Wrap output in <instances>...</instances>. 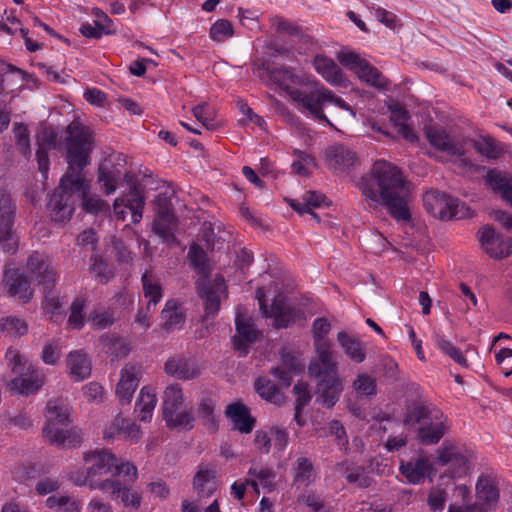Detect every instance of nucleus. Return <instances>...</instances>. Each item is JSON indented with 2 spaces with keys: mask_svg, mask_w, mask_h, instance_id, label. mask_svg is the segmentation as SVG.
Instances as JSON below:
<instances>
[{
  "mask_svg": "<svg viewBox=\"0 0 512 512\" xmlns=\"http://www.w3.org/2000/svg\"><path fill=\"white\" fill-rule=\"evenodd\" d=\"M359 188L371 202L384 205L396 221H410L406 181L397 166L385 160L376 161L369 174L362 177Z\"/></svg>",
  "mask_w": 512,
  "mask_h": 512,
  "instance_id": "1",
  "label": "nucleus"
},
{
  "mask_svg": "<svg viewBox=\"0 0 512 512\" xmlns=\"http://www.w3.org/2000/svg\"><path fill=\"white\" fill-rule=\"evenodd\" d=\"M64 132L65 160L68 169L63 175V183H73L79 188L83 182H88L83 170L91 163V154L95 147L93 132L77 121L67 125Z\"/></svg>",
  "mask_w": 512,
  "mask_h": 512,
  "instance_id": "2",
  "label": "nucleus"
},
{
  "mask_svg": "<svg viewBox=\"0 0 512 512\" xmlns=\"http://www.w3.org/2000/svg\"><path fill=\"white\" fill-rule=\"evenodd\" d=\"M47 423L43 428V435L49 443L61 446L68 444L77 447L81 443L79 434L72 430L58 428V425L69 423L68 405L63 399L49 400L46 405Z\"/></svg>",
  "mask_w": 512,
  "mask_h": 512,
  "instance_id": "3",
  "label": "nucleus"
},
{
  "mask_svg": "<svg viewBox=\"0 0 512 512\" xmlns=\"http://www.w3.org/2000/svg\"><path fill=\"white\" fill-rule=\"evenodd\" d=\"M410 418L421 424L417 436L425 445L437 444L448 430L447 417L435 406H416L411 410Z\"/></svg>",
  "mask_w": 512,
  "mask_h": 512,
  "instance_id": "4",
  "label": "nucleus"
},
{
  "mask_svg": "<svg viewBox=\"0 0 512 512\" xmlns=\"http://www.w3.org/2000/svg\"><path fill=\"white\" fill-rule=\"evenodd\" d=\"M294 98L301 102V108L307 112L311 117L319 122H324L330 127L333 124L327 118L323 108L327 104H333L343 110L355 114L352 107L348 105L341 97H338L333 91L321 86L309 90V93L293 92Z\"/></svg>",
  "mask_w": 512,
  "mask_h": 512,
  "instance_id": "5",
  "label": "nucleus"
},
{
  "mask_svg": "<svg viewBox=\"0 0 512 512\" xmlns=\"http://www.w3.org/2000/svg\"><path fill=\"white\" fill-rule=\"evenodd\" d=\"M89 190V182H83V185L78 188L73 183H63L62 177L58 188L53 191L48 202L51 220L60 224L69 221L75 209V195L85 197Z\"/></svg>",
  "mask_w": 512,
  "mask_h": 512,
  "instance_id": "6",
  "label": "nucleus"
},
{
  "mask_svg": "<svg viewBox=\"0 0 512 512\" xmlns=\"http://www.w3.org/2000/svg\"><path fill=\"white\" fill-rule=\"evenodd\" d=\"M5 358L12 372L17 374L9 383V389L21 395L28 396L35 393L43 385V378L19 354L17 350L9 349Z\"/></svg>",
  "mask_w": 512,
  "mask_h": 512,
  "instance_id": "7",
  "label": "nucleus"
},
{
  "mask_svg": "<svg viewBox=\"0 0 512 512\" xmlns=\"http://www.w3.org/2000/svg\"><path fill=\"white\" fill-rule=\"evenodd\" d=\"M423 205L430 215L441 220H460L473 215L471 209L464 203L438 190L425 192Z\"/></svg>",
  "mask_w": 512,
  "mask_h": 512,
  "instance_id": "8",
  "label": "nucleus"
},
{
  "mask_svg": "<svg viewBox=\"0 0 512 512\" xmlns=\"http://www.w3.org/2000/svg\"><path fill=\"white\" fill-rule=\"evenodd\" d=\"M473 452L463 445L445 440L437 450V463L447 467L445 475L452 479L462 478L469 473Z\"/></svg>",
  "mask_w": 512,
  "mask_h": 512,
  "instance_id": "9",
  "label": "nucleus"
},
{
  "mask_svg": "<svg viewBox=\"0 0 512 512\" xmlns=\"http://www.w3.org/2000/svg\"><path fill=\"white\" fill-rule=\"evenodd\" d=\"M184 401L182 388L178 384L166 387L163 394L162 414L167 427L174 428H193L195 420L191 411L178 409Z\"/></svg>",
  "mask_w": 512,
  "mask_h": 512,
  "instance_id": "10",
  "label": "nucleus"
},
{
  "mask_svg": "<svg viewBox=\"0 0 512 512\" xmlns=\"http://www.w3.org/2000/svg\"><path fill=\"white\" fill-rule=\"evenodd\" d=\"M257 299L261 313L266 318H273L276 328H287L297 321L304 319V312L299 308L290 306L283 298H275L270 309L260 289L257 290Z\"/></svg>",
  "mask_w": 512,
  "mask_h": 512,
  "instance_id": "11",
  "label": "nucleus"
},
{
  "mask_svg": "<svg viewBox=\"0 0 512 512\" xmlns=\"http://www.w3.org/2000/svg\"><path fill=\"white\" fill-rule=\"evenodd\" d=\"M16 205L6 189L0 188V247L4 252L15 253L17 242L13 233Z\"/></svg>",
  "mask_w": 512,
  "mask_h": 512,
  "instance_id": "12",
  "label": "nucleus"
},
{
  "mask_svg": "<svg viewBox=\"0 0 512 512\" xmlns=\"http://www.w3.org/2000/svg\"><path fill=\"white\" fill-rule=\"evenodd\" d=\"M26 268L42 290L47 292L54 289L57 282V273L46 255L39 252L32 253L27 259Z\"/></svg>",
  "mask_w": 512,
  "mask_h": 512,
  "instance_id": "13",
  "label": "nucleus"
},
{
  "mask_svg": "<svg viewBox=\"0 0 512 512\" xmlns=\"http://www.w3.org/2000/svg\"><path fill=\"white\" fill-rule=\"evenodd\" d=\"M478 239L482 249L493 259H504L512 253L511 239L496 232L491 226L483 227L478 232Z\"/></svg>",
  "mask_w": 512,
  "mask_h": 512,
  "instance_id": "14",
  "label": "nucleus"
},
{
  "mask_svg": "<svg viewBox=\"0 0 512 512\" xmlns=\"http://www.w3.org/2000/svg\"><path fill=\"white\" fill-rule=\"evenodd\" d=\"M144 206L145 200L143 192L135 184L130 187L126 198L118 197L115 199L113 204L116 218L118 220L124 221L126 217L124 208H127L131 211V219L133 224H137L141 221Z\"/></svg>",
  "mask_w": 512,
  "mask_h": 512,
  "instance_id": "15",
  "label": "nucleus"
},
{
  "mask_svg": "<svg viewBox=\"0 0 512 512\" xmlns=\"http://www.w3.org/2000/svg\"><path fill=\"white\" fill-rule=\"evenodd\" d=\"M316 358L310 362L308 373L311 377L337 374L338 364L334 358V351L330 342L313 344Z\"/></svg>",
  "mask_w": 512,
  "mask_h": 512,
  "instance_id": "16",
  "label": "nucleus"
},
{
  "mask_svg": "<svg viewBox=\"0 0 512 512\" xmlns=\"http://www.w3.org/2000/svg\"><path fill=\"white\" fill-rule=\"evenodd\" d=\"M90 477L101 479L102 476L111 475L116 467V456L107 449H95L84 454L83 457Z\"/></svg>",
  "mask_w": 512,
  "mask_h": 512,
  "instance_id": "17",
  "label": "nucleus"
},
{
  "mask_svg": "<svg viewBox=\"0 0 512 512\" xmlns=\"http://www.w3.org/2000/svg\"><path fill=\"white\" fill-rule=\"evenodd\" d=\"M140 375L141 367L135 364L128 363L121 369L115 393L122 406L130 404L139 385Z\"/></svg>",
  "mask_w": 512,
  "mask_h": 512,
  "instance_id": "18",
  "label": "nucleus"
},
{
  "mask_svg": "<svg viewBox=\"0 0 512 512\" xmlns=\"http://www.w3.org/2000/svg\"><path fill=\"white\" fill-rule=\"evenodd\" d=\"M36 140L38 145L36 151L38 168L43 177L47 178L50 167L48 150L58 148V131L52 126H45L38 133Z\"/></svg>",
  "mask_w": 512,
  "mask_h": 512,
  "instance_id": "19",
  "label": "nucleus"
},
{
  "mask_svg": "<svg viewBox=\"0 0 512 512\" xmlns=\"http://www.w3.org/2000/svg\"><path fill=\"white\" fill-rule=\"evenodd\" d=\"M317 383V402L332 408L339 400L343 391V382L337 374L314 377Z\"/></svg>",
  "mask_w": 512,
  "mask_h": 512,
  "instance_id": "20",
  "label": "nucleus"
},
{
  "mask_svg": "<svg viewBox=\"0 0 512 512\" xmlns=\"http://www.w3.org/2000/svg\"><path fill=\"white\" fill-rule=\"evenodd\" d=\"M224 414L232 423L233 430L241 434L251 433L257 423V419L251 415L250 408L240 401L228 404Z\"/></svg>",
  "mask_w": 512,
  "mask_h": 512,
  "instance_id": "21",
  "label": "nucleus"
},
{
  "mask_svg": "<svg viewBox=\"0 0 512 512\" xmlns=\"http://www.w3.org/2000/svg\"><path fill=\"white\" fill-rule=\"evenodd\" d=\"M9 296L16 297L23 303L32 299L33 290L27 276L19 269H6L3 279Z\"/></svg>",
  "mask_w": 512,
  "mask_h": 512,
  "instance_id": "22",
  "label": "nucleus"
},
{
  "mask_svg": "<svg viewBox=\"0 0 512 512\" xmlns=\"http://www.w3.org/2000/svg\"><path fill=\"white\" fill-rule=\"evenodd\" d=\"M429 143L442 152L452 156H464L465 148L463 141L457 137L449 135L443 129L429 128L425 132Z\"/></svg>",
  "mask_w": 512,
  "mask_h": 512,
  "instance_id": "23",
  "label": "nucleus"
},
{
  "mask_svg": "<svg viewBox=\"0 0 512 512\" xmlns=\"http://www.w3.org/2000/svg\"><path fill=\"white\" fill-rule=\"evenodd\" d=\"M401 474L407 483L413 485L422 484L433 473V465L426 457H418L409 461H402L399 466Z\"/></svg>",
  "mask_w": 512,
  "mask_h": 512,
  "instance_id": "24",
  "label": "nucleus"
},
{
  "mask_svg": "<svg viewBox=\"0 0 512 512\" xmlns=\"http://www.w3.org/2000/svg\"><path fill=\"white\" fill-rule=\"evenodd\" d=\"M325 159L334 173L344 172L357 161L356 154L343 144H334L325 150Z\"/></svg>",
  "mask_w": 512,
  "mask_h": 512,
  "instance_id": "25",
  "label": "nucleus"
},
{
  "mask_svg": "<svg viewBox=\"0 0 512 512\" xmlns=\"http://www.w3.org/2000/svg\"><path fill=\"white\" fill-rule=\"evenodd\" d=\"M99 487L101 491L110 492L112 497L114 499L120 500V502L126 508H133L137 510L141 505V495L130 487L122 485V483L118 480L106 478L104 479V484L100 485Z\"/></svg>",
  "mask_w": 512,
  "mask_h": 512,
  "instance_id": "26",
  "label": "nucleus"
},
{
  "mask_svg": "<svg viewBox=\"0 0 512 512\" xmlns=\"http://www.w3.org/2000/svg\"><path fill=\"white\" fill-rule=\"evenodd\" d=\"M121 155L117 156V163L110 157L101 163L98 167V182L101 184L104 192L109 195L116 191L119 181L122 177V168L124 164L120 161Z\"/></svg>",
  "mask_w": 512,
  "mask_h": 512,
  "instance_id": "27",
  "label": "nucleus"
},
{
  "mask_svg": "<svg viewBox=\"0 0 512 512\" xmlns=\"http://www.w3.org/2000/svg\"><path fill=\"white\" fill-rule=\"evenodd\" d=\"M175 216L167 206H161L158 211V218L153 223L154 233L167 245H177L178 241L174 234Z\"/></svg>",
  "mask_w": 512,
  "mask_h": 512,
  "instance_id": "28",
  "label": "nucleus"
},
{
  "mask_svg": "<svg viewBox=\"0 0 512 512\" xmlns=\"http://www.w3.org/2000/svg\"><path fill=\"white\" fill-rule=\"evenodd\" d=\"M165 372L180 380H191L199 376L200 370L197 365L188 358L181 355L170 357L164 365Z\"/></svg>",
  "mask_w": 512,
  "mask_h": 512,
  "instance_id": "29",
  "label": "nucleus"
},
{
  "mask_svg": "<svg viewBox=\"0 0 512 512\" xmlns=\"http://www.w3.org/2000/svg\"><path fill=\"white\" fill-rule=\"evenodd\" d=\"M236 334L232 337L234 349L246 352L249 345L254 343L260 332L254 327V324L241 315L235 319Z\"/></svg>",
  "mask_w": 512,
  "mask_h": 512,
  "instance_id": "30",
  "label": "nucleus"
},
{
  "mask_svg": "<svg viewBox=\"0 0 512 512\" xmlns=\"http://www.w3.org/2000/svg\"><path fill=\"white\" fill-rule=\"evenodd\" d=\"M269 79L275 83L279 88L286 91L291 99L301 106V102L294 98L293 92L309 93L301 89L294 88L293 85L299 82V77L295 75L292 70L286 67H267Z\"/></svg>",
  "mask_w": 512,
  "mask_h": 512,
  "instance_id": "31",
  "label": "nucleus"
},
{
  "mask_svg": "<svg viewBox=\"0 0 512 512\" xmlns=\"http://www.w3.org/2000/svg\"><path fill=\"white\" fill-rule=\"evenodd\" d=\"M314 67L316 71L330 84L335 86L346 85L347 78L342 69L333 59L324 55H317L314 58Z\"/></svg>",
  "mask_w": 512,
  "mask_h": 512,
  "instance_id": "32",
  "label": "nucleus"
},
{
  "mask_svg": "<svg viewBox=\"0 0 512 512\" xmlns=\"http://www.w3.org/2000/svg\"><path fill=\"white\" fill-rule=\"evenodd\" d=\"M254 388L256 393L266 402L276 406H282L286 396L282 390L271 379L260 376L255 380Z\"/></svg>",
  "mask_w": 512,
  "mask_h": 512,
  "instance_id": "33",
  "label": "nucleus"
},
{
  "mask_svg": "<svg viewBox=\"0 0 512 512\" xmlns=\"http://www.w3.org/2000/svg\"><path fill=\"white\" fill-rule=\"evenodd\" d=\"M337 341L352 362L360 364L365 361L367 354L362 341L345 331L338 332Z\"/></svg>",
  "mask_w": 512,
  "mask_h": 512,
  "instance_id": "34",
  "label": "nucleus"
},
{
  "mask_svg": "<svg viewBox=\"0 0 512 512\" xmlns=\"http://www.w3.org/2000/svg\"><path fill=\"white\" fill-rule=\"evenodd\" d=\"M335 469L345 477L349 484H354L358 488H367L372 483V479L363 472L362 468L352 462H339L335 465Z\"/></svg>",
  "mask_w": 512,
  "mask_h": 512,
  "instance_id": "35",
  "label": "nucleus"
},
{
  "mask_svg": "<svg viewBox=\"0 0 512 512\" xmlns=\"http://www.w3.org/2000/svg\"><path fill=\"white\" fill-rule=\"evenodd\" d=\"M162 328L166 331H173L180 329L185 321V315L180 307V304L170 299L166 302L163 310L161 311Z\"/></svg>",
  "mask_w": 512,
  "mask_h": 512,
  "instance_id": "36",
  "label": "nucleus"
},
{
  "mask_svg": "<svg viewBox=\"0 0 512 512\" xmlns=\"http://www.w3.org/2000/svg\"><path fill=\"white\" fill-rule=\"evenodd\" d=\"M70 375L76 381H82L91 375V362L82 351H72L67 356Z\"/></svg>",
  "mask_w": 512,
  "mask_h": 512,
  "instance_id": "37",
  "label": "nucleus"
},
{
  "mask_svg": "<svg viewBox=\"0 0 512 512\" xmlns=\"http://www.w3.org/2000/svg\"><path fill=\"white\" fill-rule=\"evenodd\" d=\"M216 472L213 469L200 468L194 476L193 487L202 498L210 497L217 489Z\"/></svg>",
  "mask_w": 512,
  "mask_h": 512,
  "instance_id": "38",
  "label": "nucleus"
},
{
  "mask_svg": "<svg viewBox=\"0 0 512 512\" xmlns=\"http://www.w3.org/2000/svg\"><path fill=\"white\" fill-rule=\"evenodd\" d=\"M157 403L155 393L150 387L144 386L139 393L135 404V412L138 413V418L142 422L151 420L153 411Z\"/></svg>",
  "mask_w": 512,
  "mask_h": 512,
  "instance_id": "39",
  "label": "nucleus"
},
{
  "mask_svg": "<svg viewBox=\"0 0 512 512\" xmlns=\"http://www.w3.org/2000/svg\"><path fill=\"white\" fill-rule=\"evenodd\" d=\"M317 473L313 463L306 457H299L293 464V484L309 486L314 483Z\"/></svg>",
  "mask_w": 512,
  "mask_h": 512,
  "instance_id": "40",
  "label": "nucleus"
},
{
  "mask_svg": "<svg viewBox=\"0 0 512 512\" xmlns=\"http://www.w3.org/2000/svg\"><path fill=\"white\" fill-rule=\"evenodd\" d=\"M99 342L102 350L114 358H125L130 353L129 343L122 337L106 333Z\"/></svg>",
  "mask_w": 512,
  "mask_h": 512,
  "instance_id": "41",
  "label": "nucleus"
},
{
  "mask_svg": "<svg viewBox=\"0 0 512 512\" xmlns=\"http://www.w3.org/2000/svg\"><path fill=\"white\" fill-rule=\"evenodd\" d=\"M486 183L502 198L512 205V179L496 170H489L485 177Z\"/></svg>",
  "mask_w": 512,
  "mask_h": 512,
  "instance_id": "42",
  "label": "nucleus"
},
{
  "mask_svg": "<svg viewBox=\"0 0 512 512\" xmlns=\"http://www.w3.org/2000/svg\"><path fill=\"white\" fill-rule=\"evenodd\" d=\"M476 494L480 501L487 505L499 500V489L494 479L488 476H480L476 483Z\"/></svg>",
  "mask_w": 512,
  "mask_h": 512,
  "instance_id": "43",
  "label": "nucleus"
},
{
  "mask_svg": "<svg viewBox=\"0 0 512 512\" xmlns=\"http://www.w3.org/2000/svg\"><path fill=\"white\" fill-rule=\"evenodd\" d=\"M248 474L253 478L248 483L257 493H259L258 485L267 488L269 491L274 489L276 474L273 469L269 467H251Z\"/></svg>",
  "mask_w": 512,
  "mask_h": 512,
  "instance_id": "44",
  "label": "nucleus"
},
{
  "mask_svg": "<svg viewBox=\"0 0 512 512\" xmlns=\"http://www.w3.org/2000/svg\"><path fill=\"white\" fill-rule=\"evenodd\" d=\"M215 401L209 397H203L197 406V416L203 425L211 432L218 429V421L215 416Z\"/></svg>",
  "mask_w": 512,
  "mask_h": 512,
  "instance_id": "45",
  "label": "nucleus"
},
{
  "mask_svg": "<svg viewBox=\"0 0 512 512\" xmlns=\"http://www.w3.org/2000/svg\"><path fill=\"white\" fill-rule=\"evenodd\" d=\"M408 119V112L403 108H396L391 112L390 121L396 128L397 133L406 140L415 142L418 140V137L414 133L413 129L407 124Z\"/></svg>",
  "mask_w": 512,
  "mask_h": 512,
  "instance_id": "46",
  "label": "nucleus"
},
{
  "mask_svg": "<svg viewBox=\"0 0 512 512\" xmlns=\"http://www.w3.org/2000/svg\"><path fill=\"white\" fill-rule=\"evenodd\" d=\"M141 282L144 296L148 299L147 304L155 306L160 302L163 295L160 283L154 279L153 274L148 270L143 273Z\"/></svg>",
  "mask_w": 512,
  "mask_h": 512,
  "instance_id": "47",
  "label": "nucleus"
},
{
  "mask_svg": "<svg viewBox=\"0 0 512 512\" xmlns=\"http://www.w3.org/2000/svg\"><path fill=\"white\" fill-rule=\"evenodd\" d=\"M434 342L436 347L442 351L444 354L448 355L451 359H453L457 364L467 367L468 361L466 357L462 354L459 348L454 346V344L445 338L444 335L439 333H434Z\"/></svg>",
  "mask_w": 512,
  "mask_h": 512,
  "instance_id": "48",
  "label": "nucleus"
},
{
  "mask_svg": "<svg viewBox=\"0 0 512 512\" xmlns=\"http://www.w3.org/2000/svg\"><path fill=\"white\" fill-rule=\"evenodd\" d=\"M360 80L366 82L368 85L378 88L387 89L389 81L382 75V73L369 62L361 68L357 74Z\"/></svg>",
  "mask_w": 512,
  "mask_h": 512,
  "instance_id": "49",
  "label": "nucleus"
},
{
  "mask_svg": "<svg viewBox=\"0 0 512 512\" xmlns=\"http://www.w3.org/2000/svg\"><path fill=\"white\" fill-rule=\"evenodd\" d=\"M188 258L193 268L201 275H207L209 273L208 257L204 249L193 243L188 251Z\"/></svg>",
  "mask_w": 512,
  "mask_h": 512,
  "instance_id": "50",
  "label": "nucleus"
},
{
  "mask_svg": "<svg viewBox=\"0 0 512 512\" xmlns=\"http://www.w3.org/2000/svg\"><path fill=\"white\" fill-rule=\"evenodd\" d=\"M1 331L10 337H20L27 333L28 325L20 318L8 316L1 319Z\"/></svg>",
  "mask_w": 512,
  "mask_h": 512,
  "instance_id": "51",
  "label": "nucleus"
},
{
  "mask_svg": "<svg viewBox=\"0 0 512 512\" xmlns=\"http://www.w3.org/2000/svg\"><path fill=\"white\" fill-rule=\"evenodd\" d=\"M204 302L206 317H213L220 308V297L210 285L204 286L199 291Z\"/></svg>",
  "mask_w": 512,
  "mask_h": 512,
  "instance_id": "52",
  "label": "nucleus"
},
{
  "mask_svg": "<svg viewBox=\"0 0 512 512\" xmlns=\"http://www.w3.org/2000/svg\"><path fill=\"white\" fill-rule=\"evenodd\" d=\"M14 134L16 138V147L19 153H21L26 159H29L32 155L30 146L29 130L26 125L22 123H16L14 125Z\"/></svg>",
  "mask_w": 512,
  "mask_h": 512,
  "instance_id": "53",
  "label": "nucleus"
},
{
  "mask_svg": "<svg viewBox=\"0 0 512 512\" xmlns=\"http://www.w3.org/2000/svg\"><path fill=\"white\" fill-rule=\"evenodd\" d=\"M47 507L55 509L56 512H79L80 508L76 500L68 496L52 495L46 500Z\"/></svg>",
  "mask_w": 512,
  "mask_h": 512,
  "instance_id": "54",
  "label": "nucleus"
},
{
  "mask_svg": "<svg viewBox=\"0 0 512 512\" xmlns=\"http://www.w3.org/2000/svg\"><path fill=\"white\" fill-rule=\"evenodd\" d=\"M90 262V269L100 283H107L114 277V271L100 256H91Z\"/></svg>",
  "mask_w": 512,
  "mask_h": 512,
  "instance_id": "55",
  "label": "nucleus"
},
{
  "mask_svg": "<svg viewBox=\"0 0 512 512\" xmlns=\"http://www.w3.org/2000/svg\"><path fill=\"white\" fill-rule=\"evenodd\" d=\"M209 34L212 40L220 43L234 35V28L229 20L219 19L211 26Z\"/></svg>",
  "mask_w": 512,
  "mask_h": 512,
  "instance_id": "56",
  "label": "nucleus"
},
{
  "mask_svg": "<svg viewBox=\"0 0 512 512\" xmlns=\"http://www.w3.org/2000/svg\"><path fill=\"white\" fill-rule=\"evenodd\" d=\"M195 118L201 122L207 130H216L219 124L214 119V112L207 104H199L192 109Z\"/></svg>",
  "mask_w": 512,
  "mask_h": 512,
  "instance_id": "57",
  "label": "nucleus"
},
{
  "mask_svg": "<svg viewBox=\"0 0 512 512\" xmlns=\"http://www.w3.org/2000/svg\"><path fill=\"white\" fill-rule=\"evenodd\" d=\"M297 501L307 506L311 512H330L325 508L322 497L315 491H306L299 495Z\"/></svg>",
  "mask_w": 512,
  "mask_h": 512,
  "instance_id": "58",
  "label": "nucleus"
},
{
  "mask_svg": "<svg viewBox=\"0 0 512 512\" xmlns=\"http://www.w3.org/2000/svg\"><path fill=\"white\" fill-rule=\"evenodd\" d=\"M353 388L360 395L373 396L376 394V380L367 374H359L353 382Z\"/></svg>",
  "mask_w": 512,
  "mask_h": 512,
  "instance_id": "59",
  "label": "nucleus"
},
{
  "mask_svg": "<svg viewBox=\"0 0 512 512\" xmlns=\"http://www.w3.org/2000/svg\"><path fill=\"white\" fill-rule=\"evenodd\" d=\"M331 330V323L330 321L325 317H318L313 321L312 324V337H313V344L318 343H326L328 342L325 340V337L329 334Z\"/></svg>",
  "mask_w": 512,
  "mask_h": 512,
  "instance_id": "60",
  "label": "nucleus"
},
{
  "mask_svg": "<svg viewBox=\"0 0 512 512\" xmlns=\"http://www.w3.org/2000/svg\"><path fill=\"white\" fill-rule=\"evenodd\" d=\"M338 61L341 65L358 74L361 68L366 64V60L362 59L354 52H342L338 54Z\"/></svg>",
  "mask_w": 512,
  "mask_h": 512,
  "instance_id": "61",
  "label": "nucleus"
},
{
  "mask_svg": "<svg viewBox=\"0 0 512 512\" xmlns=\"http://www.w3.org/2000/svg\"><path fill=\"white\" fill-rule=\"evenodd\" d=\"M92 14L95 17L94 24L104 31L105 35H114L117 33V28L114 22L108 15L100 8H93Z\"/></svg>",
  "mask_w": 512,
  "mask_h": 512,
  "instance_id": "62",
  "label": "nucleus"
},
{
  "mask_svg": "<svg viewBox=\"0 0 512 512\" xmlns=\"http://www.w3.org/2000/svg\"><path fill=\"white\" fill-rule=\"evenodd\" d=\"M282 368L299 375L304 371L305 365L297 356L288 351L281 352Z\"/></svg>",
  "mask_w": 512,
  "mask_h": 512,
  "instance_id": "63",
  "label": "nucleus"
},
{
  "mask_svg": "<svg viewBox=\"0 0 512 512\" xmlns=\"http://www.w3.org/2000/svg\"><path fill=\"white\" fill-rule=\"evenodd\" d=\"M84 301L80 298L75 299L70 307V316L68 318V324L75 329H81L84 325L83 318Z\"/></svg>",
  "mask_w": 512,
  "mask_h": 512,
  "instance_id": "64",
  "label": "nucleus"
}]
</instances>
